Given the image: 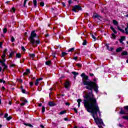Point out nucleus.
<instances>
[{
  "mask_svg": "<svg viewBox=\"0 0 128 128\" xmlns=\"http://www.w3.org/2000/svg\"><path fill=\"white\" fill-rule=\"evenodd\" d=\"M82 84L84 86H86L85 88L86 90H91V92L86 94L84 96V103L85 108H86L88 112H90L92 118H94L95 122L98 124L99 128H103L102 126H104V122L98 116V112L100 114V107L96 102V99L92 94V90H94L96 92H98V86L94 82L90 81L88 80H82Z\"/></svg>",
  "mask_w": 128,
  "mask_h": 128,
  "instance_id": "obj_1",
  "label": "nucleus"
},
{
  "mask_svg": "<svg viewBox=\"0 0 128 128\" xmlns=\"http://www.w3.org/2000/svg\"><path fill=\"white\" fill-rule=\"evenodd\" d=\"M36 38H38V36H36V31H32L31 32L30 36L28 39L30 44H32V46H34V44H40V40H36Z\"/></svg>",
  "mask_w": 128,
  "mask_h": 128,
  "instance_id": "obj_2",
  "label": "nucleus"
},
{
  "mask_svg": "<svg viewBox=\"0 0 128 128\" xmlns=\"http://www.w3.org/2000/svg\"><path fill=\"white\" fill-rule=\"evenodd\" d=\"M82 10V8L80 6L76 5L74 6V8L72 9V11L76 12L77 10Z\"/></svg>",
  "mask_w": 128,
  "mask_h": 128,
  "instance_id": "obj_3",
  "label": "nucleus"
},
{
  "mask_svg": "<svg viewBox=\"0 0 128 128\" xmlns=\"http://www.w3.org/2000/svg\"><path fill=\"white\" fill-rule=\"evenodd\" d=\"M8 52V49H5L4 51L3 54L2 56V60L3 62H6V59H4V58H6V52Z\"/></svg>",
  "mask_w": 128,
  "mask_h": 128,
  "instance_id": "obj_4",
  "label": "nucleus"
},
{
  "mask_svg": "<svg viewBox=\"0 0 128 128\" xmlns=\"http://www.w3.org/2000/svg\"><path fill=\"white\" fill-rule=\"evenodd\" d=\"M93 16L96 18H98V20H102V16H100L98 15V14H94Z\"/></svg>",
  "mask_w": 128,
  "mask_h": 128,
  "instance_id": "obj_5",
  "label": "nucleus"
},
{
  "mask_svg": "<svg viewBox=\"0 0 128 128\" xmlns=\"http://www.w3.org/2000/svg\"><path fill=\"white\" fill-rule=\"evenodd\" d=\"M21 100H22V104H21V106H24V104L28 102V100H26L24 98H23Z\"/></svg>",
  "mask_w": 128,
  "mask_h": 128,
  "instance_id": "obj_6",
  "label": "nucleus"
},
{
  "mask_svg": "<svg viewBox=\"0 0 128 128\" xmlns=\"http://www.w3.org/2000/svg\"><path fill=\"white\" fill-rule=\"evenodd\" d=\"M40 80H42V78L37 79L35 82V86H38V84H40Z\"/></svg>",
  "mask_w": 128,
  "mask_h": 128,
  "instance_id": "obj_7",
  "label": "nucleus"
},
{
  "mask_svg": "<svg viewBox=\"0 0 128 128\" xmlns=\"http://www.w3.org/2000/svg\"><path fill=\"white\" fill-rule=\"evenodd\" d=\"M1 62V64H2V66H4V70H6L8 66H6V64H4V60H2V62Z\"/></svg>",
  "mask_w": 128,
  "mask_h": 128,
  "instance_id": "obj_8",
  "label": "nucleus"
},
{
  "mask_svg": "<svg viewBox=\"0 0 128 128\" xmlns=\"http://www.w3.org/2000/svg\"><path fill=\"white\" fill-rule=\"evenodd\" d=\"M64 86L66 88H70V82L66 81L64 84Z\"/></svg>",
  "mask_w": 128,
  "mask_h": 128,
  "instance_id": "obj_9",
  "label": "nucleus"
},
{
  "mask_svg": "<svg viewBox=\"0 0 128 128\" xmlns=\"http://www.w3.org/2000/svg\"><path fill=\"white\" fill-rule=\"evenodd\" d=\"M48 104L50 106H56V104L52 102H48Z\"/></svg>",
  "mask_w": 128,
  "mask_h": 128,
  "instance_id": "obj_10",
  "label": "nucleus"
},
{
  "mask_svg": "<svg viewBox=\"0 0 128 128\" xmlns=\"http://www.w3.org/2000/svg\"><path fill=\"white\" fill-rule=\"evenodd\" d=\"M106 46L107 48V50H114V48L112 47H110V46H108V44H106Z\"/></svg>",
  "mask_w": 128,
  "mask_h": 128,
  "instance_id": "obj_11",
  "label": "nucleus"
},
{
  "mask_svg": "<svg viewBox=\"0 0 128 128\" xmlns=\"http://www.w3.org/2000/svg\"><path fill=\"white\" fill-rule=\"evenodd\" d=\"M126 40V36H122L121 38L119 40V42H120V44H123L122 42Z\"/></svg>",
  "mask_w": 128,
  "mask_h": 128,
  "instance_id": "obj_12",
  "label": "nucleus"
},
{
  "mask_svg": "<svg viewBox=\"0 0 128 128\" xmlns=\"http://www.w3.org/2000/svg\"><path fill=\"white\" fill-rule=\"evenodd\" d=\"M24 126H29L30 128H34V126L32 125V124H30L24 123Z\"/></svg>",
  "mask_w": 128,
  "mask_h": 128,
  "instance_id": "obj_13",
  "label": "nucleus"
},
{
  "mask_svg": "<svg viewBox=\"0 0 128 128\" xmlns=\"http://www.w3.org/2000/svg\"><path fill=\"white\" fill-rule=\"evenodd\" d=\"M120 114H128V113H126L124 111V110H120Z\"/></svg>",
  "mask_w": 128,
  "mask_h": 128,
  "instance_id": "obj_14",
  "label": "nucleus"
},
{
  "mask_svg": "<svg viewBox=\"0 0 128 128\" xmlns=\"http://www.w3.org/2000/svg\"><path fill=\"white\" fill-rule=\"evenodd\" d=\"M30 70L28 69H27L26 71L25 72H24V76H26L27 74H30Z\"/></svg>",
  "mask_w": 128,
  "mask_h": 128,
  "instance_id": "obj_15",
  "label": "nucleus"
},
{
  "mask_svg": "<svg viewBox=\"0 0 128 128\" xmlns=\"http://www.w3.org/2000/svg\"><path fill=\"white\" fill-rule=\"evenodd\" d=\"M77 102H78V107L80 108V102H82V100L78 99Z\"/></svg>",
  "mask_w": 128,
  "mask_h": 128,
  "instance_id": "obj_16",
  "label": "nucleus"
},
{
  "mask_svg": "<svg viewBox=\"0 0 128 128\" xmlns=\"http://www.w3.org/2000/svg\"><path fill=\"white\" fill-rule=\"evenodd\" d=\"M121 55H122V56H128V52H126V51H124V52H122V53L121 54Z\"/></svg>",
  "mask_w": 128,
  "mask_h": 128,
  "instance_id": "obj_17",
  "label": "nucleus"
},
{
  "mask_svg": "<svg viewBox=\"0 0 128 128\" xmlns=\"http://www.w3.org/2000/svg\"><path fill=\"white\" fill-rule=\"evenodd\" d=\"M72 74H74L75 76L74 78H76V76L78 75V73L76 72H72Z\"/></svg>",
  "mask_w": 128,
  "mask_h": 128,
  "instance_id": "obj_18",
  "label": "nucleus"
},
{
  "mask_svg": "<svg viewBox=\"0 0 128 128\" xmlns=\"http://www.w3.org/2000/svg\"><path fill=\"white\" fill-rule=\"evenodd\" d=\"M110 28L112 30L113 32H114V34H117L118 32H116V30H114V27L111 26L110 27Z\"/></svg>",
  "mask_w": 128,
  "mask_h": 128,
  "instance_id": "obj_19",
  "label": "nucleus"
},
{
  "mask_svg": "<svg viewBox=\"0 0 128 128\" xmlns=\"http://www.w3.org/2000/svg\"><path fill=\"white\" fill-rule=\"evenodd\" d=\"M128 23L127 24V28H125V34H128Z\"/></svg>",
  "mask_w": 128,
  "mask_h": 128,
  "instance_id": "obj_20",
  "label": "nucleus"
},
{
  "mask_svg": "<svg viewBox=\"0 0 128 128\" xmlns=\"http://www.w3.org/2000/svg\"><path fill=\"white\" fill-rule=\"evenodd\" d=\"M118 29V30H120V32H124V30L120 28V26H117Z\"/></svg>",
  "mask_w": 128,
  "mask_h": 128,
  "instance_id": "obj_21",
  "label": "nucleus"
},
{
  "mask_svg": "<svg viewBox=\"0 0 128 128\" xmlns=\"http://www.w3.org/2000/svg\"><path fill=\"white\" fill-rule=\"evenodd\" d=\"M122 48L120 47V48H118L116 50V52H122Z\"/></svg>",
  "mask_w": 128,
  "mask_h": 128,
  "instance_id": "obj_22",
  "label": "nucleus"
},
{
  "mask_svg": "<svg viewBox=\"0 0 128 128\" xmlns=\"http://www.w3.org/2000/svg\"><path fill=\"white\" fill-rule=\"evenodd\" d=\"M113 24H114V26H118V21H116V20H113Z\"/></svg>",
  "mask_w": 128,
  "mask_h": 128,
  "instance_id": "obj_23",
  "label": "nucleus"
},
{
  "mask_svg": "<svg viewBox=\"0 0 128 128\" xmlns=\"http://www.w3.org/2000/svg\"><path fill=\"white\" fill-rule=\"evenodd\" d=\"M33 3H34V4L35 8H36V4H38L36 0H33Z\"/></svg>",
  "mask_w": 128,
  "mask_h": 128,
  "instance_id": "obj_24",
  "label": "nucleus"
},
{
  "mask_svg": "<svg viewBox=\"0 0 128 128\" xmlns=\"http://www.w3.org/2000/svg\"><path fill=\"white\" fill-rule=\"evenodd\" d=\"M116 37V34H112V35H111V38H113L114 40H115Z\"/></svg>",
  "mask_w": 128,
  "mask_h": 128,
  "instance_id": "obj_25",
  "label": "nucleus"
},
{
  "mask_svg": "<svg viewBox=\"0 0 128 128\" xmlns=\"http://www.w3.org/2000/svg\"><path fill=\"white\" fill-rule=\"evenodd\" d=\"M14 54V52H12L9 55V58H12Z\"/></svg>",
  "mask_w": 128,
  "mask_h": 128,
  "instance_id": "obj_26",
  "label": "nucleus"
},
{
  "mask_svg": "<svg viewBox=\"0 0 128 128\" xmlns=\"http://www.w3.org/2000/svg\"><path fill=\"white\" fill-rule=\"evenodd\" d=\"M50 64H51V62L50 61H46V66H50Z\"/></svg>",
  "mask_w": 128,
  "mask_h": 128,
  "instance_id": "obj_27",
  "label": "nucleus"
},
{
  "mask_svg": "<svg viewBox=\"0 0 128 128\" xmlns=\"http://www.w3.org/2000/svg\"><path fill=\"white\" fill-rule=\"evenodd\" d=\"M66 110H63L61 112H60L58 114H66Z\"/></svg>",
  "mask_w": 128,
  "mask_h": 128,
  "instance_id": "obj_28",
  "label": "nucleus"
},
{
  "mask_svg": "<svg viewBox=\"0 0 128 128\" xmlns=\"http://www.w3.org/2000/svg\"><path fill=\"white\" fill-rule=\"evenodd\" d=\"M46 112V108L44 106H42V112L44 113Z\"/></svg>",
  "mask_w": 128,
  "mask_h": 128,
  "instance_id": "obj_29",
  "label": "nucleus"
},
{
  "mask_svg": "<svg viewBox=\"0 0 128 128\" xmlns=\"http://www.w3.org/2000/svg\"><path fill=\"white\" fill-rule=\"evenodd\" d=\"M92 38L94 40V41L96 40V37L94 36V34H92Z\"/></svg>",
  "mask_w": 128,
  "mask_h": 128,
  "instance_id": "obj_30",
  "label": "nucleus"
},
{
  "mask_svg": "<svg viewBox=\"0 0 128 128\" xmlns=\"http://www.w3.org/2000/svg\"><path fill=\"white\" fill-rule=\"evenodd\" d=\"M16 56L18 58H22V55H20V54H16Z\"/></svg>",
  "mask_w": 128,
  "mask_h": 128,
  "instance_id": "obj_31",
  "label": "nucleus"
},
{
  "mask_svg": "<svg viewBox=\"0 0 128 128\" xmlns=\"http://www.w3.org/2000/svg\"><path fill=\"white\" fill-rule=\"evenodd\" d=\"M74 48H72L68 50V52H74Z\"/></svg>",
  "mask_w": 128,
  "mask_h": 128,
  "instance_id": "obj_32",
  "label": "nucleus"
},
{
  "mask_svg": "<svg viewBox=\"0 0 128 128\" xmlns=\"http://www.w3.org/2000/svg\"><path fill=\"white\" fill-rule=\"evenodd\" d=\"M3 32L4 34L6 33V32H8V29L6 28H4L3 29Z\"/></svg>",
  "mask_w": 128,
  "mask_h": 128,
  "instance_id": "obj_33",
  "label": "nucleus"
},
{
  "mask_svg": "<svg viewBox=\"0 0 128 128\" xmlns=\"http://www.w3.org/2000/svg\"><path fill=\"white\" fill-rule=\"evenodd\" d=\"M122 118H124V120H128V116H123Z\"/></svg>",
  "mask_w": 128,
  "mask_h": 128,
  "instance_id": "obj_34",
  "label": "nucleus"
},
{
  "mask_svg": "<svg viewBox=\"0 0 128 128\" xmlns=\"http://www.w3.org/2000/svg\"><path fill=\"white\" fill-rule=\"evenodd\" d=\"M30 58H34L36 56V55H34V54H30Z\"/></svg>",
  "mask_w": 128,
  "mask_h": 128,
  "instance_id": "obj_35",
  "label": "nucleus"
},
{
  "mask_svg": "<svg viewBox=\"0 0 128 128\" xmlns=\"http://www.w3.org/2000/svg\"><path fill=\"white\" fill-rule=\"evenodd\" d=\"M66 54H68L66 53L65 52H62V56H66Z\"/></svg>",
  "mask_w": 128,
  "mask_h": 128,
  "instance_id": "obj_36",
  "label": "nucleus"
},
{
  "mask_svg": "<svg viewBox=\"0 0 128 128\" xmlns=\"http://www.w3.org/2000/svg\"><path fill=\"white\" fill-rule=\"evenodd\" d=\"M6 118V120H12V116H9L8 117H7Z\"/></svg>",
  "mask_w": 128,
  "mask_h": 128,
  "instance_id": "obj_37",
  "label": "nucleus"
},
{
  "mask_svg": "<svg viewBox=\"0 0 128 128\" xmlns=\"http://www.w3.org/2000/svg\"><path fill=\"white\" fill-rule=\"evenodd\" d=\"M0 82H3V84H6V81L2 79H0Z\"/></svg>",
  "mask_w": 128,
  "mask_h": 128,
  "instance_id": "obj_38",
  "label": "nucleus"
},
{
  "mask_svg": "<svg viewBox=\"0 0 128 128\" xmlns=\"http://www.w3.org/2000/svg\"><path fill=\"white\" fill-rule=\"evenodd\" d=\"M86 41L84 40V42H82V45L83 46H86Z\"/></svg>",
  "mask_w": 128,
  "mask_h": 128,
  "instance_id": "obj_39",
  "label": "nucleus"
},
{
  "mask_svg": "<svg viewBox=\"0 0 128 128\" xmlns=\"http://www.w3.org/2000/svg\"><path fill=\"white\" fill-rule=\"evenodd\" d=\"M28 0H24V6H26V2H28Z\"/></svg>",
  "mask_w": 128,
  "mask_h": 128,
  "instance_id": "obj_40",
  "label": "nucleus"
},
{
  "mask_svg": "<svg viewBox=\"0 0 128 128\" xmlns=\"http://www.w3.org/2000/svg\"><path fill=\"white\" fill-rule=\"evenodd\" d=\"M22 94H27L26 92V90L24 89H22Z\"/></svg>",
  "mask_w": 128,
  "mask_h": 128,
  "instance_id": "obj_41",
  "label": "nucleus"
},
{
  "mask_svg": "<svg viewBox=\"0 0 128 128\" xmlns=\"http://www.w3.org/2000/svg\"><path fill=\"white\" fill-rule=\"evenodd\" d=\"M11 42H14V36L12 37Z\"/></svg>",
  "mask_w": 128,
  "mask_h": 128,
  "instance_id": "obj_42",
  "label": "nucleus"
},
{
  "mask_svg": "<svg viewBox=\"0 0 128 128\" xmlns=\"http://www.w3.org/2000/svg\"><path fill=\"white\" fill-rule=\"evenodd\" d=\"M40 6H44V2H41L40 3Z\"/></svg>",
  "mask_w": 128,
  "mask_h": 128,
  "instance_id": "obj_43",
  "label": "nucleus"
},
{
  "mask_svg": "<svg viewBox=\"0 0 128 128\" xmlns=\"http://www.w3.org/2000/svg\"><path fill=\"white\" fill-rule=\"evenodd\" d=\"M76 66L78 68H82V64H77Z\"/></svg>",
  "mask_w": 128,
  "mask_h": 128,
  "instance_id": "obj_44",
  "label": "nucleus"
},
{
  "mask_svg": "<svg viewBox=\"0 0 128 128\" xmlns=\"http://www.w3.org/2000/svg\"><path fill=\"white\" fill-rule=\"evenodd\" d=\"M11 12H15L16 8H12V10H11Z\"/></svg>",
  "mask_w": 128,
  "mask_h": 128,
  "instance_id": "obj_45",
  "label": "nucleus"
},
{
  "mask_svg": "<svg viewBox=\"0 0 128 128\" xmlns=\"http://www.w3.org/2000/svg\"><path fill=\"white\" fill-rule=\"evenodd\" d=\"M21 48H22V50H23V52H26V49H24V47L22 46Z\"/></svg>",
  "mask_w": 128,
  "mask_h": 128,
  "instance_id": "obj_46",
  "label": "nucleus"
},
{
  "mask_svg": "<svg viewBox=\"0 0 128 128\" xmlns=\"http://www.w3.org/2000/svg\"><path fill=\"white\" fill-rule=\"evenodd\" d=\"M74 112H76V114L78 113V110H76V108H74Z\"/></svg>",
  "mask_w": 128,
  "mask_h": 128,
  "instance_id": "obj_47",
  "label": "nucleus"
},
{
  "mask_svg": "<svg viewBox=\"0 0 128 128\" xmlns=\"http://www.w3.org/2000/svg\"><path fill=\"white\" fill-rule=\"evenodd\" d=\"M8 114H6L4 116V117L6 118H8Z\"/></svg>",
  "mask_w": 128,
  "mask_h": 128,
  "instance_id": "obj_48",
  "label": "nucleus"
},
{
  "mask_svg": "<svg viewBox=\"0 0 128 128\" xmlns=\"http://www.w3.org/2000/svg\"><path fill=\"white\" fill-rule=\"evenodd\" d=\"M124 108L128 110V106H124Z\"/></svg>",
  "mask_w": 128,
  "mask_h": 128,
  "instance_id": "obj_49",
  "label": "nucleus"
},
{
  "mask_svg": "<svg viewBox=\"0 0 128 128\" xmlns=\"http://www.w3.org/2000/svg\"><path fill=\"white\" fill-rule=\"evenodd\" d=\"M66 106H70V104L69 102H66L65 104Z\"/></svg>",
  "mask_w": 128,
  "mask_h": 128,
  "instance_id": "obj_50",
  "label": "nucleus"
},
{
  "mask_svg": "<svg viewBox=\"0 0 128 128\" xmlns=\"http://www.w3.org/2000/svg\"><path fill=\"white\" fill-rule=\"evenodd\" d=\"M74 60H78V56H74Z\"/></svg>",
  "mask_w": 128,
  "mask_h": 128,
  "instance_id": "obj_51",
  "label": "nucleus"
},
{
  "mask_svg": "<svg viewBox=\"0 0 128 128\" xmlns=\"http://www.w3.org/2000/svg\"><path fill=\"white\" fill-rule=\"evenodd\" d=\"M10 66H11L12 68L14 66V64H11L10 65Z\"/></svg>",
  "mask_w": 128,
  "mask_h": 128,
  "instance_id": "obj_52",
  "label": "nucleus"
},
{
  "mask_svg": "<svg viewBox=\"0 0 128 128\" xmlns=\"http://www.w3.org/2000/svg\"><path fill=\"white\" fill-rule=\"evenodd\" d=\"M68 4H72V0H70L68 1Z\"/></svg>",
  "mask_w": 128,
  "mask_h": 128,
  "instance_id": "obj_53",
  "label": "nucleus"
},
{
  "mask_svg": "<svg viewBox=\"0 0 128 128\" xmlns=\"http://www.w3.org/2000/svg\"><path fill=\"white\" fill-rule=\"evenodd\" d=\"M2 42H0V48H2Z\"/></svg>",
  "mask_w": 128,
  "mask_h": 128,
  "instance_id": "obj_54",
  "label": "nucleus"
},
{
  "mask_svg": "<svg viewBox=\"0 0 128 128\" xmlns=\"http://www.w3.org/2000/svg\"><path fill=\"white\" fill-rule=\"evenodd\" d=\"M32 84H34V83L32 82H30V86H32Z\"/></svg>",
  "mask_w": 128,
  "mask_h": 128,
  "instance_id": "obj_55",
  "label": "nucleus"
},
{
  "mask_svg": "<svg viewBox=\"0 0 128 128\" xmlns=\"http://www.w3.org/2000/svg\"><path fill=\"white\" fill-rule=\"evenodd\" d=\"M62 4L63 6H66V4H64V2L62 3Z\"/></svg>",
  "mask_w": 128,
  "mask_h": 128,
  "instance_id": "obj_56",
  "label": "nucleus"
},
{
  "mask_svg": "<svg viewBox=\"0 0 128 128\" xmlns=\"http://www.w3.org/2000/svg\"><path fill=\"white\" fill-rule=\"evenodd\" d=\"M40 128H44V126L43 125H40Z\"/></svg>",
  "mask_w": 128,
  "mask_h": 128,
  "instance_id": "obj_57",
  "label": "nucleus"
},
{
  "mask_svg": "<svg viewBox=\"0 0 128 128\" xmlns=\"http://www.w3.org/2000/svg\"><path fill=\"white\" fill-rule=\"evenodd\" d=\"M118 126H120V128H122V124H119Z\"/></svg>",
  "mask_w": 128,
  "mask_h": 128,
  "instance_id": "obj_58",
  "label": "nucleus"
},
{
  "mask_svg": "<svg viewBox=\"0 0 128 128\" xmlns=\"http://www.w3.org/2000/svg\"><path fill=\"white\" fill-rule=\"evenodd\" d=\"M2 66H0V72H2Z\"/></svg>",
  "mask_w": 128,
  "mask_h": 128,
  "instance_id": "obj_59",
  "label": "nucleus"
},
{
  "mask_svg": "<svg viewBox=\"0 0 128 128\" xmlns=\"http://www.w3.org/2000/svg\"><path fill=\"white\" fill-rule=\"evenodd\" d=\"M90 76H94V74H90Z\"/></svg>",
  "mask_w": 128,
  "mask_h": 128,
  "instance_id": "obj_60",
  "label": "nucleus"
},
{
  "mask_svg": "<svg viewBox=\"0 0 128 128\" xmlns=\"http://www.w3.org/2000/svg\"><path fill=\"white\" fill-rule=\"evenodd\" d=\"M64 120H68V118H64Z\"/></svg>",
  "mask_w": 128,
  "mask_h": 128,
  "instance_id": "obj_61",
  "label": "nucleus"
},
{
  "mask_svg": "<svg viewBox=\"0 0 128 128\" xmlns=\"http://www.w3.org/2000/svg\"><path fill=\"white\" fill-rule=\"evenodd\" d=\"M38 106H42V104H38Z\"/></svg>",
  "mask_w": 128,
  "mask_h": 128,
  "instance_id": "obj_62",
  "label": "nucleus"
},
{
  "mask_svg": "<svg viewBox=\"0 0 128 128\" xmlns=\"http://www.w3.org/2000/svg\"><path fill=\"white\" fill-rule=\"evenodd\" d=\"M8 2H10V1L6 2V4H8Z\"/></svg>",
  "mask_w": 128,
  "mask_h": 128,
  "instance_id": "obj_63",
  "label": "nucleus"
},
{
  "mask_svg": "<svg viewBox=\"0 0 128 128\" xmlns=\"http://www.w3.org/2000/svg\"><path fill=\"white\" fill-rule=\"evenodd\" d=\"M126 18H128V14L126 16Z\"/></svg>",
  "mask_w": 128,
  "mask_h": 128,
  "instance_id": "obj_64",
  "label": "nucleus"
}]
</instances>
